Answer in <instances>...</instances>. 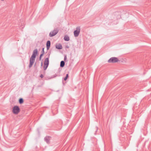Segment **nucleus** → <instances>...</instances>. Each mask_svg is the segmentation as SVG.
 <instances>
[{
	"label": "nucleus",
	"mask_w": 151,
	"mask_h": 151,
	"mask_svg": "<svg viewBox=\"0 0 151 151\" xmlns=\"http://www.w3.org/2000/svg\"><path fill=\"white\" fill-rule=\"evenodd\" d=\"M68 74H67L66 75V76L64 78V81H66L68 78Z\"/></svg>",
	"instance_id": "nucleus-14"
},
{
	"label": "nucleus",
	"mask_w": 151,
	"mask_h": 151,
	"mask_svg": "<svg viewBox=\"0 0 151 151\" xmlns=\"http://www.w3.org/2000/svg\"><path fill=\"white\" fill-rule=\"evenodd\" d=\"M67 59L66 55H65L64 56V60L65 61Z\"/></svg>",
	"instance_id": "nucleus-17"
},
{
	"label": "nucleus",
	"mask_w": 151,
	"mask_h": 151,
	"mask_svg": "<svg viewBox=\"0 0 151 151\" xmlns=\"http://www.w3.org/2000/svg\"><path fill=\"white\" fill-rule=\"evenodd\" d=\"M80 27L79 26L76 27V30L74 32V35L75 37H77L78 36L80 32Z\"/></svg>",
	"instance_id": "nucleus-4"
},
{
	"label": "nucleus",
	"mask_w": 151,
	"mask_h": 151,
	"mask_svg": "<svg viewBox=\"0 0 151 151\" xmlns=\"http://www.w3.org/2000/svg\"><path fill=\"white\" fill-rule=\"evenodd\" d=\"M43 55H44L43 54H41L40 55V58H39V60H41V58L43 56Z\"/></svg>",
	"instance_id": "nucleus-16"
},
{
	"label": "nucleus",
	"mask_w": 151,
	"mask_h": 151,
	"mask_svg": "<svg viewBox=\"0 0 151 151\" xmlns=\"http://www.w3.org/2000/svg\"><path fill=\"white\" fill-rule=\"evenodd\" d=\"M65 65V63L64 61H61L60 63V67L63 68L64 67Z\"/></svg>",
	"instance_id": "nucleus-12"
},
{
	"label": "nucleus",
	"mask_w": 151,
	"mask_h": 151,
	"mask_svg": "<svg viewBox=\"0 0 151 151\" xmlns=\"http://www.w3.org/2000/svg\"><path fill=\"white\" fill-rule=\"evenodd\" d=\"M42 65H43V63H42V62L41 63V66H42Z\"/></svg>",
	"instance_id": "nucleus-22"
},
{
	"label": "nucleus",
	"mask_w": 151,
	"mask_h": 151,
	"mask_svg": "<svg viewBox=\"0 0 151 151\" xmlns=\"http://www.w3.org/2000/svg\"><path fill=\"white\" fill-rule=\"evenodd\" d=\"M57 76V74H55V75L54 76H53V77H52V78H55V77H56Z\"/></svg>",
	"instance_id": "nucleus-18"
},
{
	"label": "nucleus",
	"mask_w": 151,
	"mask_h": 151,
	"mask_svg": "<svg viewBox=\"0 0 151 151\" xmlns=\"http://www.w3.org/2000/svg\"><path fill=\"white\" fill-rule=\"evenodd\" d=\"M96 127V132H97V130H98V127Z\"/></svg>",
	"instance_id": "nucleus-21"
},
{
	"label": "nucleus",
	"mask_w": 151,
	"mask_h": 151,
	"mask_svg": "<svg viewBox=\"0 0 151 151\" xmlns=\"http://www.w3.org/2000/svg\"><path fill=\"white\" fill-rule=\"evenodd\" d=\"M64 40L65 41H68L70 40L69 37L68 36L65 35L64 37Z\"/></svg>",
	"instance_id": "nucleus-11"
},
{
	"label": "nucleus",
	"mask_w": 151,
	"mask_h": 151,
	"mask_svg": "<svg viewBox=\"0 0 151 151\" xmlns=\"http://www.w3.org/2000/svg\"><path fill=\"white\" fill-rule=\"evenodd\" d=\"M35 58L31 56L29 60V67L30 68L33 65L35 60Z\"/></svg>",
	"instance_id": "nucleus-6"
},
{
	"label": "nucleus",
	"mask_w": 151,
	"mask_h": 151,
	"mask_svg": "<svg viewBox=\"0 0 151 151\" xmlns=\"http://www.w3.org/2000/svg\"><path fill=\"white\" fill-rule=\"evenodd\" d=\"M20 108L18 106H15L13 108L12 112L14 114H18L20 112Z\"/></svg>",
	"instance_id": "nucleus-2"
},
{
	"label": "nucleus",
	"mask_w": 151,
	"mask_h": 151,
	"mask_svg": "<svg viewBox=\"0 0 151 151\" xmlns=\"http://www.w3.org/2000/svg\"><path fill=\"white\" fill-rule=\"evenodd\" d=\"M119 61L118 59L115 57H112L110 58L108 61L109 63H114L117 62Z\"/></svg>",
	"instance_id": "nucleus-3"
},
{
	"label": "nucleus",
	"mask_w": 151,
	"mask_h": 151,
	"mask_svg": "<svg viewBox=\"0 0 151 151\" xmlns=\"http://www.w3.org/2000/svg\"><path fill=\"white\" fill-rule=\"evenodd\" d=\"M40 77L41 78H42L43 77V76L42 74L40 75Z\"/></svg>",
	"instance_id": "nucleus-19"
},
{
	"label": "nucleus",
	"mask_w": 151,
	"mask_h": 151,
	"mask_svg": "<svg viewBox=\"0 0 151 151\" xmlns=\"http://www.w3.org/2000/svg\"><path fill=\"white\" fill-rule=\"evenodd\" d=\"M66 48H69V46L68 45H67L65 47Z\"/></svg>",
	"instance_id": "nucleus-20"
},
{
	"label": "nucleus",
	"mask_w": 151,
	"mask_h": 151,
	"mask_svg": "<svg viewBox=\"0 0 151 151\" xmlns=\"http://www.w3.org/2000/svg\"><path fill=\"white\" fill-rule=\"evenodd\" d=\"M56 48L59 50L61 49L62 48V46L61 44H59L56 45Z\"/></svg>",
	"instance_id": "nucleus-10"
},
{
	"label": "nucleus",
	"mask_w": 151,
	"mask_h": 151,
	"mask_svg": "<svg viewBox=\"0 0 151 151\" xmlns=\"http://www.w3.org/2000/svg\"><path fill=\"white\" fill-rule=\"evenodd\" d=\"M51 42L50 40H48L47 41L46 45L47 50H48L50 46Z\"/></svg>",
	"instance_id": "nucleus-8"
},
{
	"label": "nucleus",
	"mask_w": 151,
	"mask_h": 151,
	"mask_svg": "<svg viewBox=\"0 0 151 151\" xmlns=\"http://www.w3.org/2000/svg\"><path fill=\"white\" fill-rule=\"evenodd\" d=\"M37 54L38 50L37 49H35L33 50V53L31 56L36 58V56Z\"/></svg>",
	"instance_id": "nucleus-7"
},
{
	"label": "nucleus",
	"mask_w": 151,
	"mask_h": 151,
	"mask_svg": "<svg viewBox=\"0 0 151 151\" xmlns=\"http://www.w3.org/2000/svg\"><path fill=\"white\" fill-rule=\"evenodd\" d=\"M44 48L43 47L42 48V54H44L45 53V52H44Z\"/></svg>",
	"instance_id": "nucleus-15"
},
{
	"label": "nucleus",
	"mask_w": 151,
	"mask_h": 151,
	"mask_svg": "<svg viewBox=\"0 0 151 151\" xmlns=\"http://www.w3.org/2000/svg\"><path fill=\"white\" fill-rule=\"evenodd\" d=\"M58 32V30L57 28L54 29V30L51 32L49 34V36L50 37H52L57 34Z\"/></svg>",
	"instance_id": "nucleus-5"
},
{
	"label": "nucleus",
	"mask_w": 151,
	"mask_h": 151,
	"mask_svg": "<svg viewBox=\"0 0 151 151\" xmlns=\"http://www.w3.org/2000/svg\"><path fill=\"white\" fill-rule=\"evenodd\" d=\"M48 57L46 58L44 61V65L43 66V69L44 70H45L47 69L49 64V58L50 53H48Z\"/></svg>",
	"instance_id": "nucleus-1"
},
{
	"label": "nucleus",
	"mask_w": 151,
	"mask_h": 151,
	"mask_svg": "<svg viewBox=\"0 0 151 151\" xmlns=\"http://www.w3.org/2000/svg\"><path fill=\"white\" fill-rule=\"evenodd\" d=\"M19 103L20 104H22L23 103L24 100L22 98H21L19 99Z\"/></svg>",
	"instance_id": "nucleus-13"
},
{
	"label": "nucleus",
	"mask_w": 151,
	"mask_h": 151,
	"mask_svg": "<svg viewBox=\"0 0 151 151\" xmlns=\"http://www.w3.org/2000/svg\"><path fill=\"white\" fill-rule=\"evenodd\" d=\"M50 137L48 136L46 137H45L44 140L47 143H50Z\"/></svg>",
	"instance_id": "nucleus-9"
}]
</instances>
